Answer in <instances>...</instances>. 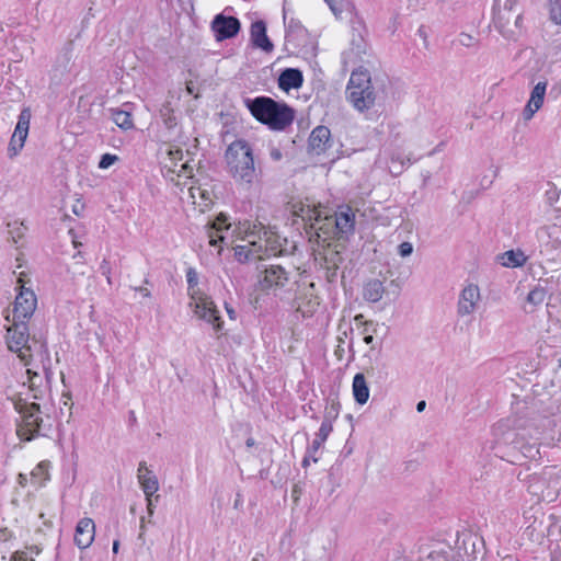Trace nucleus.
<instances>
[{
	"label": "nucleus",
	"instance_id": "nucleus-2",
	"mask_svg": "<svg viewBox=\"0 0 561 561\" xmlns=\"http://www.w3.org/2000/svg\"><path fill=\"white\" fill-rule=\"evenodd\" d=\"M291 213L309 227L310 240L320 241L343 238L354 231L355 214L350 207L332 213L310 198L294 202Z\"/></svg>",
	"mask_w": 561,
	"mask_h": 561
},
{
	"label": "nucleus",
	"instance_id": "nucleus-17",
	"mask_svg": "<svg viewBox=\"0 0 561 561\" xmlns=\"http://www.w3.org/2000/svg\"><path fill=\"white\" fill-rule=\"evenodd\" d=\"M187 202L199 213H205L214 204V193L208 185L191 182L187 187Z\"/></svg>",
	"mask_w": 561,
	"mask_h": 561
},
{
	"label": "nucleus",
	"instance_id": "nucleus-11",
	"mask_svg": "<svg viewBox=\"0 0 561 561\" xmlns=\"http://www.w3.org/2000/svg\"><path fill=\"white\" fill-rule=\"evenodd\" d=\"M188 306L199 320L210 324L216 332L222 330L224 321L219 316V310L207 294L191 299Z\"/></svg>",
	"mask_w": 561,
	"mask_h": 561
},
{
	"label": "nucleus",
	"instance_id": "nucleus-14",
	"mask_svg": "<svg viewBox=\"0 0 561 561\" xmlns=\"http://www.w3.org/2000/svg\"><path fill=\"white\" fill-rule=\"evenodd\" d=\"M320 306V298L316 294L314 283H304L298 285L296 298L294 300L295 309L302 317H312Z\"/></svg>",
	"mask_w": 561,
	"mask_h": 561
},
{
	"label": "nucleus",
	"instance_id": "nucleus-56",
	"mask_svg": "<svg viewBox=\"0 0 561 561\" xmlns=\"http://www.w3.org/2000/svg\"><path fill=\"white\" fill-rule=\"evenodd\" d=\"M354 320H355V322H356L357 324H362V325H364V322H367V321L364 319V316H363V314H357V316H355Z\"/></svg>",
	"mask_w": 561,
	"mask_h": 561
},
{
	"label": "nucleus",
	"instance_id": "nucleus-7",
	"mask_svg": "<svg viewBox=\"0 0 561 561\" xmlns=\"http://www.w3.org/2000/svg\"><path fill=\"white\" fill-rule=\"evenodd\" d=\"M346 98L358 112H365L374 106L376 94L367 70L358 69L352 72Z\"/></svg>",
	"mask_w": 561,
	"mask_h": 561
},
{
	"label": "nucleus",
	"instance_id": "nucleus-24",
	"mask_svg": "<svg viewBox=\"0 0 561 561\" xmlns=\"http://www.w3.org/2000/svg\"><path fill=\"white\" fill-rule=\"evenodd\" d=\"M331 139V131L327 126L316 127L309 137V147L316 154L325 151Z\"/></svg>",
	"mask_w": 561,
	"mask_h": 561
},
{
	"label": "nucleus",
	"instance_id": "nucleus-41",
	"mask_svg": "<svg viewBox=\"0 0 561 561\" xmlns=\"http://www.w3.org/2000/svg\"><path fill=\"white\" fill-rule=\"evenodd\" d=\"M24 145H20L19 139H15V137L12 135L9 147H8V154L10 158L16 157Z\"/></svg>",
	"mask_w": 561,
	"mask_h": 561
},
{
	"label": "nucleus",
	"instance_id": "nucleus-37",
	"mask_svg": "<svg viewBox=\"0 0 561 561\" xmlns=\"http://www.w3.org/2000/svg\"><path fill=\"white\" fill-rule=\"evenodd\" d=\"M8 228H9V233L15 243L24 237V234L27 230L24 222H22L20 220H13V221L9 222Z\"/></svg>",
	"mask_w": 561,
	"mask_h": 561
},
{
	"label": "nucleus",
	"instance_id": "nucleus-60",
	"mask_svg": "<svg viewBox=\"0 0 561 561\" xmlns=\"http://www.w3.org/2000/svg\"><path fill=\"white\" fill-rule=\"evenodd\" d=\"M118 549H119V541L118 540H114V542H113V552L117 553Z\"/></svg>",
	"mask_w": 561,
	"mask_h": 561
},
{
	"label": "nucleus",
	"instance_id": "nucleus-31",
	"mask_svg": "<svg viewBox=\"0 0 561 561\" xmlns=\"http://www.w3.org/2000/svg\"><path fill=\"white\" fill-rule=\"evenodd\" d=\"M332 430H333V425H332L331 421L329 420V417H327L325 420L322 421L321 426H320L318 433L316 434V438L313 439L311 446L308 448L309 454L318 453V450L323 446V444L328 439Z\"/></svg>",
	"mask_w": 561,
	"mask_h": 561
},
{
	"label": "nucleus",
	"instance_id": "nucleus-32",
	"mask_svg": "<svg viewBox=\"0 0 561 561\" xmlns=\"http://www.w3.org/2000/svg\"><path fill=\"white\" fill-rule=\"evenodd\" d=\"M385 293L383 284L378 279L368 282L364 287V298L370 302L379 301Z\"/></svg>",
	"mask_w": 561,
	"mask_h": 561
},
{
	"label": "nucleus",
	"instance_id": "nucleus-23",
	"mask_svg": "<svg viewBox=\"0 0 561 561\" xmlns=\"http://www.w3.org/2000/svg\"><path fill=\"white\" fill-rule=\"evenodd\" d=\"M137 478L146 496H152L159 490L158 479L146 462L139 463Z\"/></svg>",
	"mask_w": 561,
	"mask_h": 561
},
{
	"label": "nucleus",
	"instance_id": "nucleus-51",
	"mask_svg": "<svg viewBox=\"0 0 561 561\" xmlns=\"http://www.w3.org/2000/svg\"><path fill=\"white\" fill-rule=\"evenodd\" d=\"M375 334H366V336L363 337L364 342L370 346L371 350H375L376 348V344H375V337H374Z\"/></svg>",
	"mask_w": 561,
	"mask_h": 561
},
{
	"label": "nucleus",
	"instance_id": "nucleus-50",
	"mask_svg": "<svg viewBox=\"0 0 561 561\" xmlns=\"http://www.w3.org/2000/svg\"><path fill=\"white\" fill-rule=\"evenodd\" d=\"M310 460H312L313 462H316L318 459H317V457H316V453H311V454H309V450H308V451H307L306 457H305V458H304V460H302V466H304V467H307V466L309 465Z\"/></svg>",
	"mask_w": 561,
	"mask_h": 561
},
{
	"label": "nucleus",
	"instance_id": "nucleus-46",
	"mask_svg": "<svg viewBox=\"0 0 561 561\" xmlns=\"http://www.w3.org/2000/svg\"><path fill=\"white\" fill-rule=\"evenodd\" d=\"M379 325L377 323L370 322H364L363 329L360 333L363 336H366V334H376Z\"/></svg>",
	"mask_w": 561,
	"mask_h": 561
},
{
	"label": "nucleus",
	"instance_id": "nucleus-59",
	"mask_svg": "<svg viewBox=\"0 0 561 561\" xmlns=\"http://www.w3.org/2000/svg\"><path fill=\"white\" fill-rule=\"evenodd\" d=\"M145 526H146L145 517H141V518H140V530H141V533H140L139 537H141V536H142V534H144V531H145Z\"/></svg>",
	"mask_w": 561,
	"mask_h": 561
},
{
	"label": "nucleus",
	"instance_id": "nucleus-34",
	"mask_svg": "<svg viewBox=\"0 0 561 561\" xmlns=\"http://www.w3.org/2000/svg\"><path fill=\"white\" fill-rule=\"evenodd\" d=\"M186 282H187V294L191 299H194L197 296H202L205 293L198 287V273L195 268L190 267L186 271Z\"/></svg>",
	"mask_w": 561,
	"mask_h": 561
},
{
	"label": "nucleus",
	"instance_id": "nucleus-62",
	"mask_svg": "<svg viewBox=\"0 0 561 561\" xmlns=\"http://www.w3.org/2000/svg\"><path fill=\"white\" fill-rule=\"evenodd\" d=\"M72 243H73V245H75L76 248H77V247H79V245L81 244V243H80V242H78L76 239H72Z\"/></svg>",
	"mask_w": 561,
	"mask_h": 561
},
{
	"label": "nucleus",
	"instance_id": "nucleus-49",
	"mask_svg": "<svg viewBox=\"0 0 561 561\" xmlns=\"http://www.w3.org/2000/svg\"><path fill=\"white\" fill-rule=\"evenodd\" d=\"M270 157L274 161H279L283 157L282 151L277 148H272L270 151Z\"/></svg>",
	"mask_w": 561,
	"mask_h": 561
},
{
	"label": "nucleus",
	"instance_id": "nucleus-20",
	"mask_svg": "<svg viewBox=\"0 0 561 561\" xmlns=\"http://www.w3.org/2000/svg\"><path fill=\"white\" fill-rule=\"evenodd\" d=\"M547 90V82H538L530 92L529 100L523 110V118L528 122L542 107Z\"/></svg>",
	"mask_w": 561,
	"mask_h": 561
},
{
	"label": "nucleus",
	"instance_id": "nucleus-18",
	"mask_svg": "<svg viewBox=\"0 0 561 561\" xmlns=\"http://www.w3.org/2000/svg\"><path fill=\"white\" fill-rule=\"evenodd\" d=\"M95 524L92 518L83 517L79 519L75 529L73 541L79 549L89 548L94 541Z\"/></svg>",
	"mask_w": 561,
	"mask_h": 561
},
{
	"label": "nucleus",
	"instance_id": "nucleus-3",
	"mask_svg": "<svg viewBox=\"0 0 561 561\" xmlns=\"http://www.w3.org/2000/svg\"><path fill=\"white\" fill-rule=\"evenodd\" d=\"M4 339L8 350L16 354L25 366L38 362L46 378L50 377V357L46 341L42 336L33 335L31 337L26 323L12 322L7 329Z\"/></svg>",
	"mask_w": 561,
	"mask_h": 561
},
{
	"label": "nucleus",
	"instance_id": "nucleus-58",
	"mask_svg": "<svg viewBox=\"0 0 561 561\" xmlns=\"http://www.w3.org/2000/svg\"><path fill=\"white\" fill-rule=\"evenodd\" d=\"M425 401H420L417 404H416V411L417 412H422L424 409H425Z\"/></svg>",
	"mask_w": 561,
	"mask_h": 561
},
{
	"label": "nucleus",
	"instance_id": "nucleus-9",
	"mask_svg": "<svg viewBox=\"0 0 561 561\" xmlns=\"http://www.w3.org/2000/svg\"><path fill=\"white\" fill-rule=\"evenodd\" d=\"M515 0H506L504 8L494 18L495 28L507 39H515L522 33V14L512 11Z\"/></svg>",
	"mask_w": 561,
	"mask_h": 561
},
{
	"label": "nucleus",
	"instance_id": "nucleus-6",
	"mask_svg": "<svg viewBox=\"0 0 561 561\" xmlns=\"http://www.w3.org/2000/svg\"><path fill=\"white\" fill-rule=\"evenodd\" d=\"M251 114L261 123L275 130H283L289 126L295 112L285 103H279L267 96H257L245 101Z\"/></svg>",
	"mask_w": 561,
	"mask_h": 561
},
{
	"label": "nucleus",
	"instance_id": "nucleus-42",
	"mask_svg": "<svg viewBox=\"0 0 561 561\" xmlns=\"http://www.w3.org/2000/svg\"><path fill=\"white\" fill-rule=\"evenodd\" d=\"M161 115L163 117L164 124L168 128H172L176 125V119L172 114V111L169 108H165L161 112Z\"/></svg>",
	"mask_w": 561,
	"mask_h": 561
},
{
	"label": "nucleus",
	"instance_id": "nucleus-57",
	"mask_svg": "<svg viewBox=\"0 0 561 561\" xmlns=\"http://www.w3.org/2000/svg\"><path fill=\"white\" fill-rule=\"evenodd\" d=\"M26 482H27L26 476L23 474V473H20L19 474V483H20V485L24 486L26 484Z\"/></svg>",
	"mask_w": 561,
	"mask_h": 561
},
{
	"label": "nucleus",
	"instance_id": "nucleus-45",
	"mask_svg": "<svg viewBox=\"0 0 561 561\" xmlns=\"http://www.w3.org/2000/svg\"><path fill=\"white\" fill-rule=\"evenodd\" d=\"M100 270H101L102 275L105 276L107 284L111 285L112 284V276H111L112 270H111L110 262L106 260H103L100 265Z\"/></svg>",
	"mask_w": 561,
	"mask_h": 561
},
{
	"label": "nucleus",
	"instance_id": "nucleus-47",
	"mask_svg": "<svg viewBox=\"0 0 561 561\" xmlns=\"http://www.w3.org/2000/svg\"><path fill=\"white\" fill-rule=\"evenodd\" d=\"M339 404H335L334 402L329 407L327 408V412H325V416H324V420L327 417H329V420L332 422L334 419L337 417L339 415Z\"/></svg>",
	"mask_w": 561,
	"mask_h": 561
},
{
	"label": "nucleus",
	"instance_id": "nucleus-61",
	"mask_svg": "<svg viewBox=\"0 0 561 561\" xmlns=\"http://www.w3.org/2000/svg\"><path fill=\"white\" fill-rule=\"evenodd\" d=\"M73 213H75L76 215H80L79 207L75 206V207H73Z\"/></svg>",
	"mask_w": 561,
	"mask_h": 561
},
{
	"label": "nucleus",
	"instance_id": "nucleus-53",
	"mask_svg": "<svg viewBox=\"0 0 561 561\" xmlns=\"http://www.w3.org/2000/svg\"><path fill=\"white\" fill-rule=\"evenodd\" d=\"M225 308H226V311H227V314L228 317L231 319V320H236L237 319V312L236 310L228 304H225Z\"/></svg>",
	"mask_w": 561,
	"mask_h": 561
},
{
	"label": "nucleus",
	"instance_id": "nucleus-55",
	"mask_svg": "<svg viewBox=\"0 0 561 561\" xmlns=\"http://www.w3.org/2000/svg\"><path fill=\"white\" fill-rule=\"evenodd\" d=\"M357 54L365 53L366 44L364 39L360 37L358 42L356 43Z\"/></svg>",
	"mask_w": 561,
	"mask_h": 561
},
{
	"label": "nucleus",
	"instance_id": "nucleus-36",
	"mask_svg": "<svg viewBox=\"0 0 561 561\" xmlns=\"http://www.w3.org/2000/svg\"><path fill=\"white\" fill-rule=\"evenodd\" d=\"M113 122L122 129L128 130L134 127L131 114L124 110H112Z\"/></svg>",
	"mask_w": 561,
	"mask_h": 561
},
{
	"label": "nucleus",
	"instance_id": "nucleus-12",
	"mask_svg": "<svg viewBox=\"0 0 561 561\" xmlns=\"http://www.w3.org/2000/svg\"><path fill=\"white\" fill-rule=\"evenodd\" d=\"M327 240L325 242L320 241L318 250H314V262L319 268L324 271V276L329 282H333L336 276V271L342 263L341 253L331 245Z\"/></svg>",
	"mask_w": 561,
	"mask_h": 561
},
{
	"label": "nucleus",
	"instance_id": "nucleus-54",
	"mask_svg": "<svg viewBox=\"0 0 561 561\" xmlns=\"http://www.w3.org/2000/svg\"><path fill=\"white\" fill-rule=\"evenodd\" d=\"M146 501H147L148 514L151 516V515H153V508H154L152 496H146Z\"/></svg>",
	"mask_w": 561,
	"mask_h": 561
},
{
	"label": "nucleus",
	"instance_id": "nucleus-4",
	"mask_svg": "<svg viewBox=\"0 0 561 561\" xmlns=\"http://www.w3.org/2000/svg\"><path fill=\"white\" fill-rule=\"evenodd\" d=\"M227 172L240 186L250 188L257 180L252 146L243 140L232 141L226 149Z\"/></svg>",
	"mask_w": 561,
	"mask_h": 561
},
{
	"label": "nucleus",
	"instance_id": "nucleus-21",
	"mask_svg": "<svg viewBox=\"0 0 561 561\" xmlns=\"http://www.w3.org/2000/svg\"><path fill=\"white\" fill-rule=\"evenodd\" d=\"M539 240L548 239V244L556 250L561 251V211H557L549 226H545L537 231Z\"/></svg>",
	"mask_w": 561,
	"mask_h": 561
},
{
	"label": "nucleus",
	"instance_id": "nucleus-13",
	"mask_svg": "<svg viewBox=\"0 0 561 561\" xmlns=\"http://www.w3.org/2000/svg\"><path fill=\"white\" fill-rule=\"evenodd\" d=\"M20 290L15 297L12 310V322L25 323L28 320L37 307V298L34 291L26 288L22 284V278L18 279Z\"/></svg>",
	"mask_w": 561,
	"mask_h": 561
},
{
	"label": "nucleus",
	"instance_id": "nucleus-52",
	"mask_svg": "<svg viewBox=\"0 0 561 561\" xmlns=\"http://www.w3.org/2000/svg\"><path fill=\"white\" fill-rule=\"evenodd\" d=\"M135 290L137 293H139V295L142 297V298H149L151 296V293L148 288L146 287H136Z\"/></svg>",
	"mask_w": 561,
	"mask_h": 561
},
{
	"label": "nucleus",
	"instance_id": "nucleus-25",
	"mask_svg": "<svg viewBox=\"0 0 561 561\" xmlns=\"http://www.w3.org/2000/svg\"><path fill=\"white\" fill-rule=\"evenodd\" d=\"M302 82L304 77L301 71L295 68L285 69L278 77V87L286 92L291 89H299Z\"/></svg>",
	"mask_w": 561,
	"mask_h": 561
},
{
	"label": "nucleus",
	"instance_id": "nucleus-38",
	"mask_svg": "<svg viewBox=\"0 0 561 561\" xmlns=\"http://www.w3.org/2000/svg\"><path fill=\"white\" fill-rule=\"evenodd\" d=\"M26 373L28 375V382H30L28 391L33 392V398L34 399L41 398L43 391L41 389H38L37 380L41 381V377H39L38 373L34 371L31 368H27Z\"/></svg>",
	"mask_w": 561,
	"mask_h": 561
},
{
	"label": "nucleus",
	"instance_id": "nucleus-19",
	"mask_svg": "<svg viewBox=\"0 0 561 561\" xmlns=\"http://www.w3.org/2000/svg\"><path fill=\"white\" fill-rule=\"evenodd\" d=\"M211 28L218 41L233 37L240 30L239 20L233 16L217 15L213 23Z\"/></svg>",
	"mask_w": 561,
	"mask_h": 561
},
{
	"label": "nucleus",
	"instance_id": "nucleus-1",
	"mask_svg": "<svg viewBox=\"0 0 561 561\" xmlns=\"http://www.w3.org/2000/svg\"><path fill=\"white\" fill-rule=\"evenodd\" d=\"M230 227L228 217L224 214L204 227L208 245L217 255H220L224 245L229 244H232L239 262L286 255L296 248L293 241L280 237L274 229L266 228L261 222L239 221L232 230V237L236 238L233 240L228 236Z\"/></svg>",
	"mask_w": 561,
	"mask_h": 561
},
{
	"label": "nucleus",
	"instance_id": "nucleus-44",
	"mask_svg": "<svg viewBox=\"0 0 561 561\" xmlns=\"http://www.w3.org/2000/svg\"><path fill=\"white\" fill-rule=\"evenodd\" d=\"M425 561H448L446 551H432Z\"/></svg>",
	"mask_w": 561,
	"mask_h": 561
},
{
	"label": "nucleus",
	"instance_id": "nucleus-26",
	"mask_svg": "<svg viewBox=\"0 0 561 561\" xmlns=\"http://www.w3.org/2000/svg\"><path fill=\"white\" fill-rule=\"evenodd\" d=\"M495 260L503 267L516 268L522 267L526 263L527 256L522 250L517 249L500 253Z\"/></svg>",
	"mask_w": 561,
	"mask_h": 561
},
{
	"label": "nucleus",
	"instance_id": "nucleus-8",
	"mask_svg": "<svg viewBox=\"0 0 561 561\" xmlns=\"http://www.w3.org/2000/svg\"><path fill=\"white\" fill-rule=\"evenodd\" d=\"M14 409L21 415V422L18 425L16 433L20 438L31 440L39 433L44 425V419L39 405L35 402H27L26 399L19 396L12 399Z\"/></svg>",
	"mask_w": 561,
	"mask_h": 561
},
{
	"label": "nucleus",
	"instance_id": "nucleus-43",
	"mask_svg": "<svg viewBox=\"0 0 561 561\" xmlns=\"http://www.w3.org/2000/svg\"><path fill=\"white\" fill-rule=\"evenodd\" d=\"M412 252H413V245L411 242H402L398 247V253L402 257L410 256L412 254Z\"/></svg>",
	"mask_w": 561,
	"mask_h": 561
},
{
	"label": "nucleus",
	"instance_id": "nucleus-48",
	"mask_svg": "<svg viewBox=\"0 0 561 561\" xmlns=\"http://www.w3.org/2000/svg\"><path fill=\"white\" fill-rule=\"evenodd\" d=\"M459 43L462 45V46H466V47H470L473 45L474 43V38L469 35V34H466V33H461L459 35Z\"/></svg>",
	"mask_w": 561,
	"mask_h": 561
},
{
	"label": "nucleus",
	"instance_id": "nucleus-30",
	"mask_svg": "<svg viewBox=\"0 0 561 561\" xmlns=\"http://www.w3.org/2000/svg\"><path fill=\"white\" fill-rule=\"evenodd\" d=\"M336 19L352 14L355 7L352 0H323Z\"/></svg>",
	"mask_w": 561,
	"mask_h": 561
},
{
	"label": "nucleus",
	"instance_id": "nucleus-33",
	"mask_svg": "<svg viewBox=\"0 0 561 561\" xmlns=\"http://www.w3.org/2000/svg\"><path fill=\"white\" fill-rule=\"evenodd\" d=\"M547 290L541 286L534 287L526 297V302L530 308L525 307L527 312H533L537 307L543 304Z\"/></svg>",
	"mask_w": 561,
	"mask_h": 561
},
{
	"label": "nucleus",
	"instance_id": "nucleus-29",
	"mask_svg": "<svg viewBox=\"0 0 561 561\" xmlns=\"http://www.w3.org/2000/svg\"><path fill=\"white\" fill-rule=\"evenodd\" d=\"M31 116L30 108H23L19 115L13 136L19 139L20 145H24L27 138Z\"/></svg>",
	"mask_w": 561,
	"mask_h": 561
},
{
	"label": "nucleus",
	"instance_id": "nucleus-22",
	"mask_svg": "<svg viewBox=\"0 0 561 561\" xmlns=\"http://www.w3.org/2000/svg\"><path fill=\"white\" fill-rule=\"evenodd\" d=\"M168 159L170 163L165 162L164 167L168 168L169 172L176 174L179 178L185 176L191 178L192 168L187 162L179 164L183 159V151L180 148L169 147L167 150Z\"/></svg>",
	"mask_w": 561,
	"mask_h": 561
},
{
	"label": "nucleus",
	"instance_id": "nucleus-40",
	"mask_svg": "<svg viewBox=\"0 0 561 561\" xmlns=\"http://www.w3.org/2000/svg\"><path fill=\"white\" fill-rule=\"evenodd\" d=\"M119 160L118 156L113 153H104L100 161H99V168L102 170L108 169L114 163H116Z\"/></svg>",
	"mask_w": 561,
	"mask_h": 561
},
{
	"label": "nucleus",
	"instance_id": "nucleus-5",
	"mask_svg": "<svg viewBox=\"0 0 561 561\" xmlns=\"http://www.w3.org/2000/svg\"><path fill=\"white\" fill-rule=\"evenodd\" d=\"M528 427L527 421L517 417H508L497 422L492 432L497 445H514V448L519 449L525 458L536 459L539 455V449L536 444L522 442L527 435L536 439L539 438L538 432L536 431V433L533 434Z\"/></svg>",
	"mask_w": 561,
	"mask_h": 561
},
{
	"label": "nucleus",
	"instance_id": "nucleus-16",
	"mask_svg": "<svg viewBox=\"0 0 561 561\" xmlns=\"http://www.w3.org/2000/svg\"><path fill=\"white\" fill-rule=\"evenodd\" d=\"M481 301L480 287L473 283H467L461 289L457 302V312L459 316H470L476 312Z\"/></svg>",
	"mask_w": 561,
	"mask_h": 561
},
{
	"label": "nucleus",
	"instance_id": "nucleus-27",
	"mask_svg": "<svg viewBox=\"0 0 561 561\" xmlns=\"http://www.w3.org/2000/svg\"><path fill=\"white\" fill-rule=\"evenodd\" d=\"M251 39L254 46L262 48L265 51L273 49V44L266 35V26L263 21H256L251 25Z\"/></svg>",
	"mask_w": 561,
	"mask_h": 561
},
{
	"label": "nucleus",
	"instance_id": "nucleus-35",
	"mask_svg": "<svg viewBox=\"0 0 561 561\" xmlns=\"http://www.w3.org/2000/svg\"><path fill=\"white\" fill-rule=\"evenodd\" d=\"M48 479V462L42 461L32 470L31 481L35 486L41 488Z\"/></svg>",
	"mask_w": 561,
	"mask_h": 561
},
{
	"label": "nucleus",
	"instance_id": "nucleus-28",
	"mask_svg": "<svg viewBox=\"0 0 561 561\" xmlns=\"http://www.w3.org/2000/svg\"><path fill=\"white\" fill-rule=\"evenodd\" d=\"M352 390L354 399L358 404L363 405L368 401L369 388L363 374H356L354 376Z\"/></svg>",
	"mask_w": 561,
	"mask_h": 561
},
{
	"label": "nucleus",
	"instance_id": "nucleus-10",
	"mask_svg": "<svg viewBox=\"0 0 561 561\" xmlns=\"http://www.w3.org/2000/svg\"><path fill=\"white\" fill-rule=\"evenodd\" d=\"M391 174L399 175L412 163V151L408 141L391 142L381 153Z\"/></svg>",
	"mask_w": 561,
	"mask_h": 561
},
{
	"label": "nucleus",
	"instance_id": "nucleus-39",
	"mask_svg": "<svg viewBox=\"0 0 561 561\" xmlns=\"http://www.w3.org/2000/svg\"><path fill=\"white\" fill-rule=\"evenodd\" d=\"M549 13H550L551 21L558 25H561V1L560 0L550 1Z\"/></svg>",
	"mask_w": 561,
	"mask_h": 561
},
{
	"label": "nucleus",
	"instance_id": "nucleus-15",
	"mask_svg": "<svg viewBox=\"0 0 561 561\" xmlns=\"http://www.w3.org/2000/svg\"><path fill=\"white\" fill-rule=\"evenodd\" d=\"M288 273L280 265H271L266 267L259 279L262 290L273 291L277 295L278 291L288 283Z\"/></svg>",
	"mask_w": 561,
	"mask_h": 561
}]
</instances>
